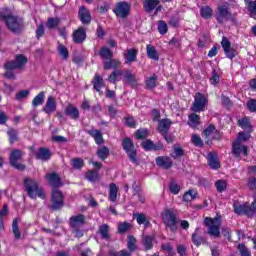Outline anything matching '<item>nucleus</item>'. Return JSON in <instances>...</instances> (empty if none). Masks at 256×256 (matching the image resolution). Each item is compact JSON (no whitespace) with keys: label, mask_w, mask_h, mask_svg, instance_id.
Listing matches in <instances>:
<instances>
[{"label":"nucleus","mask_w":256,"mask_h":256,"mask_svg":"<svg viewBox=\"0 0 256 256\" xmlns=\"http://www.w3.org/2000/svg\"><path fill=\"white\" fill-rule=\"evenodd\" d=\"M0 21L5 23L6 27L12 33H21L23 31V19L13 15L9 8L0 9Z\"/></svg>","instance_id":"obj_1"},{"label":"nucleus","mask_w":256,"mask_h":256,"mask_svg":"<svg viewBox=\"0 0 256 256\" xmlns=\"http://www.w3.org/2000/svg\"><path fill=\"white\" fill-rule=\"evenodd\" d=\"M29 63V59L24 54H17L15 56L14 60L6 61L4 63V77L5 79H17V76H15V69H18L19 71L25 69V66Z\"/></svg>","instance_id":"obj_2"},{"label":"nucleus","mask_w":256,"mask_h":256,"mask_svg":"<svg viewBox=\"0 0 256 256\" xmlns=\"http://www.w3.org/2000/svg\"><path fill=\"white\" fill-rule=\"evenodd\" d=\"M23 187L24 191H26L28 197L30 199H45V190L43 186L39 183V180L35 178L26 177L23 179Z\"/></svg>","instance_id":"obj_3"},{"label":"nucleus","mask_w":256,"mask_h":256,"mask_svg":"<svg viewBox=\"0 0 256 256\" xmlns=\"http://www.w3.org/2000/svg\"><path fill=\"white\" fill-rule=\"evenodd\" d=\"M23 187L24 191H26L28 197L30 199H45V190L43 186L39 183V180L35 178L26 177L23 179Z\"/></svg>","instance_id":"obj_4"},{"label":"nucleus","mask_w":256,"mask_h":256,"mask_svg":"<svg viewBox=\"0 0 256 256\" xmlns=\"http://www.w3.org/2000/svg\"><path fill=\"white\" fill-rule=\"evenodd\" d=\"M214 17L219 25H223L225 21H231L234 23V21L237 20V14L231 12L228 2L221 4L216 8Z\"/></svg>","instance_id":"obj_5"},{"label":"nucleus","mask_w":256,"mask_h":256,"mask_svg":"<svg viewBox=\"0 0 256 256\" xmlns=\"http://www.w3.org/2000/svg\"><path fill=\"white\" fill-rule=\"evenodd\" d=\"M162 221L166 228L169 229L170 233H176L179 231V218H177V213L172 208H168L161 214Z\"/></svg>","instance_id":"obj_6"},{"label":"nucleus","mask_w":256,"mask_h":256,"mask_svg":"<svg viewBox=\"0 0 256 256\" xmlns=\"http://www.w3.org/2000/svg\"><path fill=\"white\" fill-rule=\"evenodd\" d=\"M122 149L125 151L129 161L133 165H139V159H137V149H135V143L129 137L122 140Z\"/></svg>","instance_id":"obj_7"},{"label":"nucleus","mask_w":256,"mask_h":256,"mask_svg":"<svg viewBox=\"0 0 256 256\" xmlns=\"http://www.w3.org/2000/svg\"><path fill=\"white\" fill-rule=\"evenodd\" d=\"M117 19H127L131 15V4L127 1L117 2L112 9Z\"/></svg>","instance_id":"obj_8"},{"label":"nucleus","mask_w":256,"mask_h":256,"mask_svg":"<svg viewBox=\"0 0 256 256\" xmlns=\"http://www.w3.org/2000/svg\"><path fill=\"white\" fill-rule=\"evenodd\" d=\"M208 103L209 100L207 99V97H205V94L197 92L194 96V102L192 103L190 111H192V113H203Z\"/></svg>","instance_id":"obj_9"},{"label":"nucleus","mask_w":256,"mask_h":256,"mask_svg":"<svg viewBox=\"0 0 256 256\" xmlns=\"http://www.w3.org/2000/svg\"><path fill=\"white\" fill-rule=\"evenodd\" d=\"M23 155H25V152H23V150L21 149H14L10 153L9 163L11 167L17 169V171H25V169H27V166H25V164L19 163V161L23 159Z\"/></svg>","instance_id":"obj_10"},{"label":"nucleus","mask_w":256,"mask_h":256,"mask_svg":"<svg viewBox=\"0 0 256 256\" xmlns=\"http://www.w3.org/2000/svg\"><path fill=\"white\" fill-rule=\"evenodd\" d=\"M65 206V196L59 189H52L51 206L52 211H59Z\"/></svg>","instance_id":"obj_11"},{"label":"nucleus","mask_w":256,"mask_h":256,"mask_svg":"<svg viewBox=\"0 0 256 256\" xmlns=\"http://www.w3.org/2000/svg\"><path fill=\"white\" fill-rule=\"evenodd\" d=\"M215 221H217V218L206 217L204 224L208 227V235L217 239L221 236V230L219 229V224H216Z\"/></svg>","instance_id":"obj_12"},{"label":"nucleus","mask_w":256,"mask_h":256,"mask_svg":"<svg viewBox=\"0 0 256 256\" xmlns=\"http://www.w3.org/2000/svg\"><path fill=\"white\" fill-rule=\"evenodd\" d=\"M221 45L227 59H235V57L237 56V50L231 47V41H229L227 37L222 38Z\"/></svg>","instance_id":"obj_13"},{"label":"nucleus","mask_w":256,"mask_h":256,"mask_svg":"<svg viewBox=\"0 0 256 256\" xmlns=\"http://www.w3.org/2000/svg\"><path fill=\"white\" fill-rule=\"evenodd\" d=\"M72 39L76 45L85 43V40L87 39V32L85 31V28L80 26L77 30H74L72 33Z\"/></svg>","instance_id":"obj_14"},{"label":"nucleus","mask_w":256,"mask_h":256,"mask_svg":"<svg viewBox=\"0 0 256 256\" xmlns=\"http://www.w3.org/2000/svg\"><path fill=\"white\" fill-rule=\"evenodd\" d=\"M45 178L48 181V184L52 187V189H59L63 185V182L61 181V177L57 172L49 173L45 176Z\"/></svg>","instance_id":"obj_15"},{"label":"nucleus","mask_w":256,"mask_h":256,"mask_svg":"<svg viewBox=\"0 0 256 256\" xmlns=\"http://www.w3.org/2000/svg\"><path fill=\"white\" fill-rule=\"evenodd\" d=\"M78 19H80L82 25H91V12L85 6H81L78 10Z\"/></svg>","instance_id":"obj_16"},{"label":"nucleus","mask_w":256,"mask_h":256,"mask_svg":"<svg viewBox=\"0 0 256 256\" xmlns=\"http://www.w3.org/2000/svg\"><path fill=\"white\" fill-rule=\"evenodd\" d=\"M141 147L144 151H163V143H153L151 139L142 142Z\"/></svg>","instance_id":"obj_17"},{"label":"nucleus","mask_w":256,"mask_h":256,"mask_svg":"<svg viewBox=\"0 0 256 256\" xmlns=\"http://www.w3.org/2000/svg\"><path fill=\"white\" fill-rule=\"evenodd\" d=\"M85 221H86L85 215L78 214L70 217L69 224L71 229H77V228L83 227L85 225Z\"/></svg>","instance_id":"obj_18"},{"label":"nucleus","mask_w":256,"mask_h":256,"mask_svg":"<svg viewBox=\"0 0 256 256\" xmlns=\"http://www.w3.org/2000/svg\"><path fill=\"white\" fill-rule=\"evenodd\" d=\"M156 165L157 167H161V169L168 171V169L173 167V160H171L169 156H158L156 158Z\"/></svg>","instance_id":"obj_19"},{"label":"nucleus","mask_w":256,"mask_h":256,"mask_svg":"<svg viewBox=\"0 0 256 256\" xmlns=\"http://www.w3.org/2000/svg\"><path fill=\"white\" fill-rule=\"evenodd\" d=\"M42 111L47 115H51V113H55V111H57V101L55 100V97L48 96Z\"/></svg>","instance_id":"obj_20"},{"label":"nucleus","mask_w":256,"mask_h":256,"mask_svg":"<svg viewBox=\"0 0 256 256\" xmlns=\"http://www.w3.org/2000/svg\"><path fill=\"white\" fill-rule=\"evenodd\" d=\"M123 75H124L125 83L130 85V87H132V89L139 87V80L137 79V76L135 74L131 73V71H129V70H126L123 73Z\"/></svg>","instance_id":"obj_21"},{"label":"nucleus","mask_w":256,"mask_h":256,"mask_svg":"<svg viewBox=\"0 0 256 256\" xmlns=\"http://www.w3.org/2000/svg\"><path fill=\"white\" fill-rule=\"evenodd\" d=\"M137 55H139V50H137V48L127 49L124 54L126 65H131V63L137 62Z\"/></svg>","instance_id":"obj_22"},{"label":"nucleus","mask_w":256,"mask_h":256,"mask_svg":"<svg viewBox=\"0 0 256 256\" xmlns=\"http://www.w3.org/2000/svg\"><path fill=\"white\" fill-rule=\"evenodd\" d=\"M51 157H53V153H51V150L46 147H40L36 153V159L38 161H49L51 160Z\"/></svg>","instance_id":"obj_23"},{"label":"nucleus","mask_w":256,"mask_h":256,"mask_svg":"<svg viewBox=\"0 0 256 256\" xmlns=\"http://www.w3.org/2000/svg\"><path fill=\"white\" fill-rule=\"evenodd\" d=\"M87 135H90V137H93L96 145H103L105 143V140L103 139V133H101V130L97 129H91L86 130Z\"/></svg>","instance_id":"obj_24"},{"label":"nucleus","mask_w":256,"mask_h":256,"mask_svg":"<svg viewBox=\"0 0 256 256\" xmlns=\"http://www.w3.org/2000/svg\"><path fill=\"white\" fill-rule=\"evenodd\" d=\"M208 165L214 170L221 169V162H219V158L216 152L208 153Z\"/></svg>","instance_id":"obj_25"},{"label":"nucleus","mask_w":256,"mask_h":256,"mask_svg":"<svg viewBox=\"0 0 256 256\" xmlns=\"http://www.w3.org/2000/svg\"><path fill=\"white\" fill-rule=\"evenodd\" d=\"M171 125H173V122H171L170 119L164 118L159 120L157 131L158 133L163 134L169 132V129H171Z\"/></svg>","instance_id":"obj_26"},{"label":"nucleus","mask_w":256,"mask_h":256,"mask_svg":"<svg viewBox=\"0 0 256 256\" xmlns=\"http://www.w3.org/2000/svg\"><path fill=\"white\" fill-rule=\"evenodd\" d=\"M91 85H93V88L97 93H101V89L105 87V80H103V77L99 74H95L94 78L91 81Z\"/></svg>","instance_id":"obj_27"},{"label":"nucleus","mask_w":256,"mask_h":256,"mask_svg":"<svg viewBox=\"0 0 256 256\" xmlns=\"http://www.w3.org/2000/svg\"><path fill=\"white\" fill-rule=\"evenodd\" d=\"M64 113L67 117H70L73 121H77V119H79L80 117L79 109L71 104L64 109Z\"/></svg>","instance_id":"obj_28"},{"label":"nucleus","mask_w":256,"mask_h":256,"mask_svg":"<svg viewBox=\"0 0 256 256\" xmlns=\"http://www.w3.org/2000/svg\"><path fill=\"white\" fill-rule=\"evenodd\" d=\"M198 112H193L188 116V125L192 129H197L201 125V116L197 114Z\"/></svg>","instance_id":"obj_29"},{"label":"nucleus","mask_w":256,"mask_h":256,"mask_svg":"<svg viewBox=\"0 0 256 256\" xmlns=\"http://www.w3.org/2000/svg\"><path fill=\"white\" fill-rule=\"evenodd\" d=\"M157 81H159V77L157 74H153L151 77L146 78L145 80V89L148 91H153L155 87H157Z\"/></svg>","instance_id":"obj_30"},{"label":"nucleus","mask_w":256,"mask_h":256,"mask_svg":"<svg viewBox=\"0 0 256 256\" xmlns=\"http://www.w3.org/2000/svg\"><path fill=\"white\" fill-rule=\"evenodd\" d=\"M159 0H143V8L146 13H152L155 11L157 5H159Z\"/></svg>","instance_id":"obj_31"},{"label":"nucleus","mask_w":256,"mask_h":256,"mask_svg":"<svg viewBox=\"0 0 256 256\" xmlns=\"http://www.w3.org/2000/svg\"><path fill=\"white\" fill-rule=\"evenodd\" d=\"M146 55L148 59H152V61H159V52H157L155 46L151 44L146 46Z\"/></svg>","instance_id":"obj_32"},{"label":"nucleus","mask_w":256,"mask_h":256,"mask_svg":"<svg viewBox=\"0 0 256 256\" xmlns=\"http://www.w3.org/2000/svg\"><path fill=\"white\" fill-rule=\"evenodd\" d=\"M121 65V62L118 59H108L103 62V69L105 71H109V69H118V67Z\"/></svg>","instance_id":"obj_33"},{"label":"nucleus","mask_w":256,"mask_h":256,"mask_svg":"<svg viewBox=\"0 0 256 256\" xmlns=\"http://www.w3.org/2000/svg\"><path fill=\"white\" fill-rule=\"evenodd\" d=\"M98 55L100 59L107 61L109 59H113V51L109 49V47L103 46L100 48Z\"/></svg>","instance_id":"obj_34"},{"label":"nucleus","mask_w":256,"mask_h":256,"mask_svg":"<svg viewBox=\"0 0 256 256\" xmlns=\"http://www.w3.org/2000/svg\"><path fill=\"white\" fill-rule=\"evenodd\" d=\"M153 241H155L154 236L145 235L142 237V245L144 247V251H151V249H153Z\"/></svg>","instance_id":"obj_35"},{"label":"nucleus","mask_w":256,"mask_h":256,"mask_svg":"<svg viewBox=\"0 0 256 256\" xmlns=\"http://www.w3.org/2000/svg\"><path fill=\"white\" fill-rule=\"evenodd\" d=\"M110 227L108 224H102L98 228V233L101 235V238L104 239V241H109L111 239V235H109Z\"/></svg>","instance_id":"obj_36"},{"label":"nucleus","mask_w":256,"mask_h":256,"mask_svg":"<svg viewBox=\"0 0 256 256\" xmlns=\"http://www.w3.org/2000/svg\"><path fill=\"white\" fill-rule=\"evenodd\" d=\"M121 75H123V70L116 69V70L112 71V73H110L107 80L112 85H117V81H121V79L119 78V77H121Z\"/></svg>","instance_id":"obj_37"},{"label":"nucleus","mask_w":256,"mask_h":256,"mask_svg":"<svg viewBox=\"0 0 256 256\" xmlns=\"http://www.w3.org/2000/svg\"><path fill=\"white\" fill-rule=\"evenodd\" d=\"M135 219L138 225H144V227H151V221L147 218V215L144 213H136L134 214Z\"/></svg>","instance_id":"obj_38"},{"label":"nucleus","mask_w":256,"mask_h":256,"mask_svg":"<svg viewBox=\"0 0 256 256\" xmlns=\"http://www.w3.org/2000/svg\"><path fill=\"white\" fill-rule=\"evenodd\" d=\"M7 135L10 145H14V143L19 141V132L15 128H9Z\"/></svg>","instance_id":"obj_39"},{"label":"nucleus","mask_w":256,"mask_h":256,"mask_svg":"<svg viewBox=\"0 0 256 256\" xmlns=\"http://www.w3.org/2000/svg\"><path fill=\"white\" fill-rule=\"evenodd\" d=\"M119 193V187H117V184L110 183L109 185V201L112 203H115L117 201V194Z\"/></svg>","instance_id":"obj_40"},{"label":"nucleus","mask_w":256,"mask_h":256,"mask_svg":"<svg viewBox=\"0 0 256 256\" xmlns=\"http://www.w3.org/2000/svg\"><path fill=\"white\" fill-rule=\"evenodd\" d=\"M200 16L202 19H211L213 17V8L209 5L200 7Z\"/></svg>","instance_id":"obj_41"},{"label":"nucleus","mask_w":256,"mask_h":256,"mask_svg":"<svg viewBox=\"0 0 256 256\" xmlns=\"http://www.w3.org/2000/svg\"><path fill=\"white\" fill-rule=\"evenodd\" d=\"M109 153V148L107 146H102L98 148L96 151V155L98 159H100L101 161H105L106 159H108Z\"/></svg>","instance_id":"obj_42"},{"label":"nucleus","mask_w":256,"mask_h":256,"mask_svg":"<svg viewBox=\"0 0 256 256\" xmlns=\"http://www.w3.org/2000/svg\"><path fill=\"white\" fill-rule=\"evenodd\" d=\"M127 239L128 251L135 253V251H137V238H135L133 235H128Z\"/></svg>","instance_id":"obj_43"},{"label":"nucleus","mask_w":256,"mask_h":256,"mask_svg":"<svg viewBox=\"0 0 256 256\" xmlns=\"http://www.w3.org/2000/svg\"><path fill=\"white\" fill-rule=\"evenodd\" d=\"M45 101V91L39 92L32 100V106L39 107V105H43Z\"/></svg>","instance_id":"obj_44"},{"label":"nucleus","mask_w":256,"mask_h":256,"mask_svg":"<svg viewBox=\"0 0 256 256\" xmlns=\"http://www.w3.org/2000/svg\"><path fill=\"white\" fill-rule=\"evenodd\" d=\"M242 147H243V145H241V142L232 143V155H233V157H235L236 159L241 158V149H242Z\"/></svg>","instance_id":"obj_45"},{"label":"nucleus","mask_w":256,"mask_h":256,"mask_svg":"<svg viewBox=\"0 0 256 256\" xmlns=\"http://www.w3.org/2000/svg\"><path fill=\"white\" fill-rule=\"evenodd\" d=\"M59 23H61V18L50 17L47 19L46 27H47V29H55V28L59 27Z\"/></svg>","instance_id":"obj_46"},{"label":"nucleus","mask_w":256,"mask_h":256,"mask_svg":"<svg viewBox=\"0 0 256 256\" xmlns=\"http://www.w3.org/2000/svg\"><path fill=\"white\" fill-rule=\"evenodd\" d=\"M131 229V223L129 222H120L117 226V233L119 235H124V233H127Z\"/></svg>","instance_id":"obj_47"},{"label":"nucleus","mask_w":256,"mask_h":256,"mask_svg":"<svg viewBox=\"0 0 256 256\" xmlns=\"http://www.w3.org/2000/svg\"><path fill=\"white\" fill-rule=\"evenodd\" d=\"M86 179L90 181V183H95V181H99V172L97 170H88L86 172Z\"/></svg>","instance_id":"obj_48"},{"label":"nucleus","mask_w":256,"mask_h":256,"mask_svg":"<svg viewBox=\"0 0 256 256\" xmlns=\"http://www.w3.org/2000/svg\"><path fill=\"white\" fill-rule=\"evenodd\" d=\"M71 165L73 169L80 171V169H83V167H85V161L83 160V158H73L71 160Z\"/></svg>","instance_id":"obj_49"},{"label":"nucleus","mask_w":256,"mask_h":256,"mask_svg":"<svg viewBox=\"0 0 256 256\" xmlns=\"http://www.w3.org/2000/svg\"><path fill=\"white\" fill-rule=\"evenodd\" d=\"M168 189L170 193H172V195H179L181 191V186H179V184L175 182V180H171L168 185Z\"/></svg>","instance_id":"obj_50"},{"label":"nucleus","mask_w":256,"mask_h":256,"mask_svg":"<svg viewBox=\"0 0 256 256\" xmlns=\"http://www.w3.org/2000/svg\"><path fill=\"white\" fill-rule=\"evenodd\" d=\"M9 213V206L7 204L3 205L2 210L0 211V229L3 231L5 229V220L3 217Z\"/></svg>","instance_id":"obj_51"},{"label":"nucleus","mask_w":256,"mask_h":256,"mask_svg":"<svg viewBox=\"0 0 256 256\" xmlns=\"http://www.w3.org/2000/svg\"><path fill=\"white\" fill-rule=\"evenodd\" d=\"M12 233L15 239H21V231L19 230V219L15 218L12 222Z\"/></svg>","instance_id":"obj_52"},{"label":"nucleus","mask_w":256,"mask_h":256,"mask_svg":"<svg viewBox=\"0 0 256 256\" xmlns=\"http://www.w3.org/2000/svg\"><path fill=\"white\" fill-rule=\"evenodd\" d=\"M216 191L218 193H223L227 190V180L220 179L215 182Z\"/></svg>","instance_id":"obj_53"},{"label":"nucleus","mask_w":256,"mask_h":256,"mask_svg":"<svg viewBox=\"0 0 256 256\" xmlns=\"http://www.w3.org/2000/svg\"><path fill=\"white\" fill-rule=\"evenodd\" d=\"M124 121V125L130 129H135L137 127V120H135V117L133 116L125 117Z\"/></svg>","instance_id":"obj_54"},{"label":"nucleus","mask_w":256,"mask_h":256,"mask_svg":"<svg viewBox=\"0 0 256 256\" xmlns=\"http://www.w3.org/2000/svg\"><path fill=\"white\" fill-rule=\"evenodd\" d=\"M167 31H169L167 22H165V20L158 21V33H160V35H167Z\"/></svg>","instance_id":"obj_55"},{"label":"nucleus","mask_w":256,"mask_h":256,"mask_svg":"<svg viewBox=\"0 0 256 256\" xmlns=\"http://www.w3.org/2000/svg\"><path fill=\"white\" fill-rule=\"evenodd\" d=\"M148 136L149 130H147V128H140L135 132L136 139H147Z\"/></svg>","instance_id":"obj_56"},{"label":"nucleus","mask_w":256,"mask_h":256,"mask_svg":"<svg viewBox=\"0 0 256 256\" xmlns=\"http://www.w3.org/2000/svg\"><path fill=\"white\" fill-rule=\"evenodd\" d=\"M192 143L195 147L203 148L205 143H203V139H201V136L199 134H192Z\"/></svg>","instance_id":"obj_57"},{"label":"nucleus","mask_w":256,"mask_h":256,"mask_svg":"<svg viewBox=\"0 0 256 256\" xmlns=\"http://www.w3.org/2000/svg\"><path fill=\"white\" fill-rule=\"evenodd\" d=\"M238 125L241 129H251V120L248 117H244L238 120Z\"/></svg>","instance_id":"obj_58"},{"label":"nucleus","mask_w":256,"mask_h":256,"mask_svg":"<svg viewBox=\"0 0 256 256\" xmlns=\"http://www.w3.org/2000/svg\"><path fill=\"white\" fill-rule=\"evenodd\" d=\"M192 243H194L196 247H200V245H203V243H205V238H203V236L198 235L197 233H193Z\"/></svg>","instance_id":"obj_59"},{"label":"nucleus","mask_w":256,"mask_h":256,"mask_svg":"<svg viewBox=\"0 0 256 256\" xmlns=\"http://www.w3.org/2000/svg\"><path fill=\"white\" fill-rule=\"evenodd\" d=\"M58 53L61 55L63 59H69V49L65 47L63 44L58 45Z\"/></svg>","instance_id":"obj_60"},{"label":"nucleus","mask_w":256,"mask_h":256,"mask_svg":"<svg viewBox=\"0 0 256 256\" xmlns=\"http://www.w3.org/2000/svg\"><path fill=\"white\" fill-rule=\"evenodd\" d=\"M238 251L241 256H251V250L245 244H238Z\"/></svg>","instance_id":"obj_61"},{"label":"nucleus","mask_w":256,"mask_h":256,"mask_svg":"<svg viewBox=\"0 0 256 256\" xmlns=\"http://www.w3.org/2000/svg\"><path fill=\"white\" fill-rule=\"evenodd\" d=\"M246 107L250 113H256V99L250 98L246 103Z\"/></svg>","instance_id":"obj_62"},{"label":"nucleus","mask_w":256,"mask_h":256,"mask_svg":"<svg viewBox=\"0 0 256 256\" xmlns=\"http://www.w3.org/2000/svg\"><path fill=\"white\" fill-rule=\"evenodd\" d=\"M197 194H193V190H188L187 192L184 193L182 199L186 203H189V201L195 200Z\"/></svg>","instance_id":"obj_63"},{"label":"nucleus","mask_w":256,"mask_h":256,"mask_svg":"<svg viewBox=\"0 0 256 256\" xmlns=\"http://www.w3.org/2000/svg\"><path fill=\"white\" fill-rule=\"evenodd\" d=\"M84 245H85V243H80V244L76 245V249L80 256H89V254L91 253L90 248H86L85 250L81 249V247Z\"/></svg>","instance_id":"obj_64"}]
</instances>
